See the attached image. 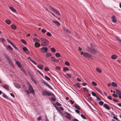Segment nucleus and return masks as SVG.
Returning <instances> with one entry per match:
<instances>
[{
    "label": "nucleus",
    "mask_w": 121,
    "mask_h": 121,
    "mask_svg": "<svg viewBox=\"0 0 121 121\" xmlns=\"http://www.w3.org/2000/svg\"><path fill=\"white\" fill-rule=\"evenodd\" d=\"M14 84L15 86L17 88H19L21 87V85L18 83H15Z\"/></svg>",
    "instance_id": "nucleus-14"
},
{
    "label": "nucleus",
    "mask_w": 121,
    "mask_h": 121,
    "mask_svg": "<svg viewBox=\"0 0 121 121\" xmlns=\"http://www.w3.org/2000/svg\"><path fill=\"white\" fill-rule=\"evenodd\" d=\"M51 99L52 100V101L53 102H54L56 101V99L54 97H52L51 98Z\"/></svg>",
    "instance_id": "nucleus-56"
},
{
    "label": "nucleus",
    "mask_w": 121,
    "mask_h": 121,
    "mask_svg": "<svg viewBox=\"0 0 121 121\" xmlns=\"http://www.w3.org/2000/svg\"><path fill=\"white\" fill-rule=\"evenodd\" d=\"M113 101L115 102H119V101L117 100L116 99L113 98Z\"/></svg>",
    "instance_id": "nucleus-39"
},
{
    "label": "nucleus",
    "mask_w": 121,
    "mask_h": 121,
    "mask_svg": "<svg viewBox=\"0 0 121 121\" xmlns=\"http://www.w3.org/2000/svg\"><path fill=\"white\" fill-rule=\"evenodd\" d=\"M117 57V56L116 55H112L111 56V58L113 59H116Z\"/></svg>",
    "instance_id": "nucleus-20"
},
{
    "label": "nucleus",
    "mask_w": 121,
    "mask_h": 121,
    "mask_svg": "<svg viewBox=\"0 0 121 121\" xmlns=\"http://www.w3.org/2000/svg\"><path fill=\"white\" fill-rule=\"evenodd\" d=\"M104 103V102L102 101H100L99 102V104L100 105H102Z\"/></svg>",
    "instance_id": "nucleus-46"
},
{
    "label": "nucleus",
    "mask_w": 121,
    "mask_h": 121,
    "mask_svg": "<svg viewBox=\"0 0 121 121\" xmlns=\"http://www.w3.org/2000/svg\"><path fill=\"white\" fill-rule=\"evenodd\" d=\"M45 79L49 81L50 80V78L47 76L45 75Z\"/></svg>",
    "instance_id": "nucleus-35"
},
{
    "label": "nucleus",
    "mask_w": 121,
    "mask_h": 121,
    "mask_svg": "<svg viewBox=\"0 0 121 121\" xmlns=\"http://www.w3.org/2000/svg\"><path fill=\"white\" fill-rule=\"evenodd\" d=\"M81 117L83 118V119H86V118L85 117H84V116L82 114L81 115Z\"/></svg>",
    "instance_id": "nucleus-49"
},
{
    "label": "nucleus",
    "mask_w": 121,
    "mask_h": 121,
    "mask_svg": "<svg viewBox=\"0 0 121 121\" xmlns=\"http://www.w3.org/2000/svg\"><path fill=\"white\" fill-rule=\"evenodd\" d=\"M11 28L13 29H15L16 28V26L14 25H12L11 26Z\"/></svg>",
    "instance_id": "nucleus-27"
},
{
    "label": "nucleus",
    "mask_w": 121,
    "mask_h": 121,
    "mask_svg": "<svg viewBox=\"0 0 121 121\" xmlns=\"http://www.w3.org/2000/svg\"><path fill=\"white\" fill-rule=\"evenodd\" d=\"M1 86H2L6 90H9V86L8 85H1Z\"/></svg>",
    "instance_id": "nucleus-12"
},
{
    "label": "nucleus",
    "mask_w": 121,
    "mask_h": 121,
    "mask_svg": "<svg viewBox=\"0 0 121 121\" xmlns=\"http://www.w3.org/2000/svg\"><path fill=\"white\" fill-rule=\"evenodd\" d=\"M7 47L11 50H12L13 49V48L11 47V46L10 45H9Z\"/></svg>",
    "instance_id": "nucleus-62"
},
{
    "label": "nucleus",
    "mask_w": 121,
    "mask_h": 121,
    "mask_svg": "<svg viewBox=\"0 0 121 121\" xmlns=\"http://www.w3.org/2000/svg\"><path fill=\"white\" fill-rule=\"evenodd\" d=\"M69 70V69L68 67H64L63 68V71L64 72Z\"/></svg>",
    "instance_id": "nucleus-26"
},
{
    "label": "nucleus",
    "mask_w": 121,
    "mask_h": 121,
    "mask_svg": "<svg viewBox=\"0 0 121 121\" xmlns=\"http://www.w3.org/2000/svg\"><path fill=\"white\" fill-rule=\"evenodd\" d=\"M56 69L57 70H60V67L58 66H56Z\"/></svg>",
    "instance_id": "nucleus-59"
},
{
    "label": "nucleus",
    "mask_w": 121,
    "mask_h": 121,
    "mask_svg": "<svg viewBox=\"0 0 121 121\" xmlns=\"http://www.w3.org/2000/svg\"><path fill=\"white\" fill-rule=\"evenodd\" d=\"M30 78L32 80L33 82H36V81L35 80L34 78L32 76H30Z\"/></svg>",
    "instance_id": "nucleus-30"
},
{
    "label": "nucleus",
    "mask_w": 121,
    "mask_h": 121,
    "mask_svg": "<svg viewBox=\"0 0 121 121\" xmlns=\"http://www.w3.org/2000/svg\"><path fill=\"white\" fill-rule=\"evenodd\" d=\"M103 106L107 110H109L110 109V108L109 106L107 104H104L103 105Z\"/></svg>",
    "instance_id": "nucleus-11"
},
{
    "label": "nucleus",
    "mask_w": 121,
    "mask_h": 121,
    "mask_svg": "<svg viewBox=\"0 0 121 121\" xmlns=\"http://www.w3.org/2000/svg\"><path fill=\"white\" fill-rule=\"evenodd\" d=\"M46 35L48 36H49V37L51 36L52 35L49 32H48L47 33Z\"/></svg>",
    "instance_id": "nucleus-43"
},
{
    "label": "nucleus",
    "mask_w": 121,
    "mask_h": 121,
    "mask_svg": "<svg viewBox=\"0 0 121 121\" xmlns=\"http://www.w3.org/2000/svg\"><path fill=\"white\" fill-rule=\"evenodd\" d=\"M41 31L42 32L44 33H45L46 31V30L44 29H42L41 30Z\"/></svg>",
    "instance_id": "nucleus-54"
},
{
    "label": "nucleus",
    "mask_w": 121,
    "mask_h": 121,
    "mask_svg": "<svg viewBox=\"0 0 121 121\" xmlns=\"http://www.w3.org/2000/svg\"><path fill=\"white\" fill-rule=\"evenodd\" d=\"M8 24H10L11 23L10 21L9 20H6L5 21Z\"/></svg>",
    "instance_id": "nucleus-34"
},
{
    "label": "nucleus",
    "mask_w": 121,
    "mask_h": 121,
    "mask_svg": "<svg viewBox=\"0 0 121 121\" xmlns=\"http://www.w3.org/2000/svg\"><path fill=\"white\" fill-rule=\"evenodd\" d=\"M83 90L85 92H87L88 91V90L86 88L84 87L83 88Z\"/></svg>",
    "instance_id": "nucleus-36"
},
{
    "label": "nucleus",
    "mask_w": 121,
    "mask_h": 121,
    "mask_svg": "<svg viewBox=\"0 0 121 121\" xmlns=\"http://www.w3.org/2000/svg\"><path fill=\"white\" fill-rule=\"evenodd\" d=\"M95 89L98 91L99 93L101 94L102 93V92L98 88L95 87Z\"/></svg>",
    "instance_id": "nucleus-29"
},
{
    "label": "nucleus",
    "mask_w": 121,
    "mask_h": 121,
    "mask_svg": "<svg viewBox=\"0 0 121 121\" xmlns=\"http://www.w3.org/2000/svg\"><path fill=\"white\" fill-rule=\"evenodd\" d=\"M87 50L89 52L92 54H95L97 52V50L93 48L88 47L86 48Z\"/></svg>",
    "instance_id": "nucleus-1"
},
{
    "label": "nucleus",
    "mask_w": 121,
    "mask_h": 121,
    "mask_svg": "<svg viewBox=\"0 0 121 121\" xmlns=\"http://www.w3.org/2000/svg\"><path fill=\"white\" fill-rule=\"evenodd\" d=\"M41 50L42 51V52L46 53L47 52L48 49L46 47L44 48L43 47L41 48Z\"/></svg>",
    "instance_id": "nucleus-9"
},
{
    "label": "nucleus",
    "mask_w": 121,
    "mask_h": 121,
    "mask_svg": "<svg viewBox=\"0 0 121 121\" xmlns=\"http://www.w3.org/2000/svg\"><path fill=\"white\" fill-rule=\"evenodd\" d=\"M51 51L53 52H55L56 51V50L55 48H51Z\"/></svg>",
    "instance_id": "nucleus-40"
},
{
    "label": "nucleus",
    "mask_w": 121,
    "mask_h": 121,
    "mask_svg": "<svg viewBox=\"0 0 121 121\" xmlns=\"http://www.w3.org/2000/svg\"><path fill=\"white\" fill-rule=\"evenodd\" d=\"M65 65L67 66H68L69 65V62L67 61H66L65 62Z\"/></svg>",
    "instance_id": "nucleus-47"
},
{
    "label": "nucleus",
    "mask_w": 121,
    "mask_h": 121,
    "mask_svg": "<svg viewBox=\"0 0 121 121\" xmlns=\"http://www.w3.org/2000/svg\"><path fill=\"white\" fill-rule=\"evenodd\" d=\"M53 104L54 106L55 107L56 109L59 112H61L60 111V109L62 111H63L64 110V109L62 107H56V104H54V103H53Z\"/></svg>",
    "instance_id": "nucleus-6"
},
{
    "label": "nucleus",
    "mask_w": 121,
    "mask_h": 121,
    "mask_svg": "<svg viewBox=\"0 0 121 121\" xmlns=\"http://www.w3.org/2000/svg\"><path fill=\"white\" fill-rule=\"evenodd\" d=\"M9 8L13 12H16V10L14 8L10 7Z\"/></svg>",
    "instance_id": "nucleus-17"
},
{
    "label": "nucleus",
    "mask_w": 121,
    "mask_h": 121,
    "mask_svg": "<svg viewBox=\"0 0 121 121\" xmlns=\"http://www.w3.org/2000/svg\"><path fill=\"white\" fill-rule=\"evenodd\" d=\"M41 43L42 46H46L48 44V41L43 38L41 39Z\"/></svg>",
    "instance_id": "nucleus-4"
},
{
    "label": "nucleus",
    "mask_w": 121,
    "mask_h": 121,
    "mask_svg": "<svg viewBox=\"0 0 121 121\" xmlns=\"http://www.w3.org/2000/svg\"><path fill=\"white\" fill-rule=\"evenodd\" d=\"M21 41L25 44H26V41L23 39H22L21 40Z\"/></svg>",
    "instance_id": "nucleus-33"
},
{
    "label": "nucleus",
    "mask_w": 121,
    "mask_h": 121,
    "mask_svg": "<svg viewBox=\"0 0 121 121\" xmlns=\"http://www.w3.org/2000/svg\"><path fill=\"white\" fill-rule=\"evenodd\" d=\"M65 77L67 78H70L71 77V76L70 74L68 73H66L65 75H64Z\"/></svg>",
    "instance_id": "nucleus-18"
},
{
    "label": "nucleus",
    "mask_w": 121,
    "mask_h": 121,
    "mask_svg": "<svg viewBox=\"0 0 121 121\" xmlns=\"http://www.w3.org/2000/svg\"><path fill=\"white\" fill-rule=\"evenodd\" d=\"M56 56L57 57H59L60 56V53H56L55 54Z\"/></svg>",
    "instance_id": "nucleus-38"
},
{
    "label": "nucleus",
    "mask_w": 121,
    "mask_h": 121,
    "mask_svg": "<svg viewBox=\"0 0 121 121\" xmlns=\"http://www.w3.org/2000/svg\"><path fill=\"white\" fill-rule=\"evenodd\" d=\"M74 107L75 108L77 109L78 110H80V108L79 107L78 105L75 104L74 105Z\"/></svg>",
    "instance_id": "nucleus-19"
},
{
    "label": "nucleus",
    "mask_w": 121,
    "mask_h": 121,
    "mask_svg": "<svg viewBox=\"0 0 121 121\" xmlns=\"http://www.w3.org/2000/svg\"><path fill=\"white\" fill-rule=\"evenodd\" d=\"M42 94L44 96H51L55 97V96L50 91L48 92L46 91H42Z\"/></svg>",
    "instance_id": "nucleus-3"
},
{
    "label": "nucleus",
    "mask_w": 121,
    "mask_h": 121,
    "mask_svg": "<svg viewBox=\"0 0 121 121\" xmlns=\"http://www.w3.org/2000/svg\"><path fill=\"white\" fill-rule=\"evenodd\" d=\"M2 94H3L2 95V96L4 98L7 99H8V96H7V95L5 94H4L3 93H2Z\"/></svg>",
    "instance_id": "nucleus-32"
},
{
    "label": "nucleus",
    "mask_w": 121,
    "mask_h": 121,
    "mask_svg": "<svg viewBox=\"0 0 121 121\" xmlns=\"http://www.w3.org/2000/svg\"><path fill=\"white\" fill-rule=\"evenodd\" d=\"M74 86L75 87H77L80 88V84L79 83H78L74 85Z\"/></svg>",
    "instance_id": "nucleus-21"
},
{
    "label": "nucleus",
    "mask_w": 121,
    "mask_h": 121,
    "mask_svg": "<svg viewBox=\"0 0 121 121\" xmlns=\"http://www.w3.org/2000/svg\"><path fill=\"white\" fill-rule=\"evenodd\" d=\"M16 64L17 65V66L19 67H20L21 66V64L18 61H17L16 62Z\"/></svg>",
    "instance_id": "nucleus-25"
},
{
    "label": "nucleus",
    "mask_w": 121,
    "mask_h": 121,
    "mask_svg": "<svg viewBox=\"0 0 121 121\" xmlns=\"http://www.w3.org/2000/svg\"><path fill=\"white\" fill-rule=\"evenodd\" d=\"M10 44L12 45L13 46V47L15 48L16 49H17V48L16 47V46L15 45H14L12 42H11V43H10Z\"/></svg>",
    "instance_id": "nucleus-51"
},
{
    "label": "nucleus",
    "mask_w": 121,
    "mask_h": 121,
    "mask_svg": "<svg viewBox=\"0 0 121 121\" xmlns=\"http://www.w3.org/2000/svg\"><path fill=\"white\" fill-rule=\"evenodd\" d=\"M83 56L86 57L88 58H91L92 56L91 55L87 53H84Z\"/></svg>",
    "instance_id": "nucleus-7"
},
{
    "label": "nucleus",
    "mask_w": 121,
    "mask_h": 121,
    "mask_svg": "<svg viewBox=\"0 0 121 121\" xmlns=\"http://www.w3.org/2000/svg\"><path fill=\"white\" fill-rule=\"evenodd\" d=\"M92 85L95 86H96L97 85V84L94 81H92Z\"/></svg>",
    "instance_id": "nucleus-41"
},
{
    "label": "nucleus",
    "mask_w": 121,
    "mask_h": 121,
    "mask_svg": "<svg viewBox=\"0 0 121 121\" xmlns=\"http://www.w3.org/2000/svg\"><path fill=\"white\" fill-rule=\"evenodd\" d=\"M52 22L56 24L57 26H60V24L57 21H53Z\"/></svg>",
    "instance_id": "nucleus-16"
},
{
    "label": "nucleus",
    "mask_w": 121,
    "mask_h": 121,
    "mask_svg": "<svg viewBox=\"0 0 121 121\" xmlns=\"http://www.w3.org/2000/svg\"><path fill=\"white\" fill-rule=\"evenodd\" d=\"M22 71L23 72V73L26 74H27V73L26 70L24 69H22Z\"/></svg>",
    "instance_id": "nucleus-53"
},
{
    "label": "nucleus",
    "mask_w": 121,
    "mask_h": 121,
    "mask_svg": "<svg viewBox=\"0 0 121 121\" xmlns=\"http://www.w3.org/2000/svg\"><path fill=\"white\" fill-rule=\"evenodd\" d=\"M50 9L52 10L53 12L55 13L58 16H60V14L59 12L56 10L52 8L51 6L50 7Z\"/></svg>",
    "instance_id": "nucleus-5"
},
{
    "label": "nucleus",
    "mask_w": 121,
    "mask_h": 121,
    "mask_svg": "<svg viewBox=\"0 0 121 121\" xmlns=\"http://www.w3.org/2000/svg\"><path fill=\"white\" fill-rule=\"evenodd\" d=\"M116 93L119 95H121V92L118 90L116 89Z\"/></svg>",
    "instance_id": "nucleus-22"
},
{
    "label": "nucleus",
    "mask_w": 121,
    "mask_h": 121,
    "mask_svg": "<svg viewBox=\"0 0 121 121\" xmlns=\"http://www.w3.org/2000/svg\"><path fill=\"white\" fill-rule=\"evenodd\" d=\"M113 87H117V85L116 83L114 82H112L111 83Z\"/></svg>",
    "instance_id": "nucleus-23"
},
{
    "label": "nucleus",
    "mask_w": 121,
    "mask_h": 121,
    "mask_svg": "<svg viewBox=\"0 0 121 121\" xmlns=\"http://www.w3.org/2000/svg\"><path fill=\"white\" fill-rule=\"evenodd\" d=\"M28 84L29 87H28V89L29 92L28 90H26V92L28 94H29L30 93H34V91L32 86L29 83H28Z\"/></svg>",
    "instance_id": "nucleus-2"
},
{
    "label": "nucleus",
    "mask_w": 121,
    "mask_h": 121,
    "mask_svg": "<svg viewBox=\"0 0 121 121\" xmlns=\"http://www.w3.org/2000/svg\"><path fill=\"white\" fill-rule=\"evenodd\" d=\"M28 60H30L31 62L33 60L30 57H28Z\"/></svg>",
    "instance_id": "nucleus-60"
},
{
    "label": "nucleus",
    "mask_w": 121,
    "mask_h": 121,
    "mask_svg": "<svg viewBox=\"0 0 121 121\" xmlns=\"http://www.w3.org/2000/svg\"><path fill=\"white\" fill-rule=\"evenodd\" d=\"M4 56L7 60L10 59L9 56L7 54H4Z\"/></svg>",
    "instance_id": "nucleus-24"
},
{
    "label": "nucleus",
    "mask_w": 121,
    "mask_h": 121,
    "mask_svg": "<svg viewBox=\"0 0 121 121\" xmlns=\"http://www.w3.org/2000/svg\"><path fill=\"white\" fill-rule=\"evenodd\" d=\"M111 18L112 21L114 23L116 22L117 21L116 18L114 16H113L111 17Z\"/></svg>",
    "instance_id": "nucleus-13"
},
{
    "label": "nucleus",
    "mask_w": 121,
    "mask_h": 121,
    "mask_svg": "<svg viewBox=\"0 0 121 121\" xmlns=\"http://www.w3.org/2000/svg\"><path fill=\"white\" fill-rule=\"evenodd\" d=\"M22 88L24 89V90H26V88L24 84L23 85Z\"/></svg>",
    "instance_id": "nucleus-45"
},
{
    "label": "nucleus",
    "mask_w": 121,
    "mask_h": 121,
    "mask_svg": "<svg viewBox=\"0 0 121 121\" xmlns=\"http://www.w3.org/2000/svg\"><path fill=\"white\" fill-rule=\"evenodd\" d=\"M33 40L34 41H36V42H40V40L36 38H35L33 39Z\"/></svg>",
    "instance_id": "nucleus-31"
},
{
    "label": "nucleus",
    "mask_w": 121,
    "mask_h": 121,
    "mask_svg": "<svg viewBox=\"0 0 121 121\" xmlns=\"http://www.w3.org/2000/svg\"><path fill=\"white\" fill-rule=\"evenodd\" d=\"M36 48L40 46V44L38 42H36L34 44Z\"/></svg>",
    "instance_id": "nucleus-15"
},
{
    "label": "nucleus",
    "mask_w": 121,
    "mask_h": 121,
    "mask_svg": "<svg viewBox=\"0 0 121 121\" xmlns=\"http://www.w3.org/2000/svg\"><path fill=\"white\" fill-rule=\"evenodd\" d=\"M91 94L92 95L94 96H96V94L94 92H91Z\"/></svg>",
    "instance_id": "nucleus-57"
},
{
    "label": "nucleus",
    "mask_w": 121,
    "mask_h": 121,
    "mask_svg": "<svg viewBox=\"0 0 121 121\" xmlns=\"http://www.w3.org/2000/svg\"><path fill=\"white\" fill-rule=\"evenodd\" d=\"M65 114H67L65 115L66 117L68 119H71V117L70 116V114L67 112H66Z\"/></svg>",
    "instance_id": "nucleus-10"
},
{
    "label": "nucleus",
    "mask_w": 121,
    "mask_h": 121,
    "mask_svg": "<svg viewBox=\"0 0 121 121\" xmlns=\"http://www.w3.org/2000/svg\"><path fill=\"white\" fill-rule=\"evenodd\" d=\"M112 96L113 97L116 98H117L118 97V96L116 94H112Z\"/></svg>",
    "instance_id": "nucleus-52"
},
{
    "label": "nucleus",
    "mask_w": 121,
    "mask_h": 121,
    "mask_svg": "<svg viewBox=\"0 0 121 121\" xmlns=\"http://www.w3.org/2000/svg\"><path fill=\"white\" fill-rule=\"evenodd\" d=\"M55 104H56L58 106H61V104L59 103L58 102H56Z\"/></svg>",
    "instance_id": "nucleus-50"
},
{
    "label": "nucleus",
    "mask_w": 121,
    "mask_h": 121,
    "mask_svg": "<svg viewBox=\"0 0 121 121\" xmlns=\"http://www.w3.org/2000/svg\"><path fill=\"white\" fill-rule=\"evenodd\" d=\"M0 40L2 42H4L5 40V39H4L2 38H0Z\"/></svg>",
    "instance_id": "nucleus-55"
},
{
    "label": "nucleus",
    "mask_w": 121,
    "mask_h": 121,
    "mask_svg": "<svg viewBox=\"0 0 121 121\" xmlns=\"http://www.w3.org/2000/svg\"><path fill=\"white\" fill-rule=\"evenodd\" d=\"M46 57H48L49 56H51V54L49 53H48L46 54Z\"/></svg>",
    "instance_id": "nucleus-37"
},
{
    "label": "nucleus",
    "mask_w": 121,
    "mask_h": 121,
    "mask_svg": "<svg viewBox=\"0 0 121 121\" xmlns=\"http://www.w3.org/2000/svg\"><path fill=\"white\" fill-rule=\"evenodd\" d=\"M37 72H38V73H39L44 78L43 74L40 71L37 70Z\"/></svg>",
    "instance_id": "nucleus-48"
},
{
    "label": "nucleus",
    "mask_w": 121,
    "mask_h": 121,
    "mask_svg": "<svg viewBox=\"0 0 121 121\" xmlns=\"http://www.w3.org/2000/svg\"><path fill=\"white\" fill-rule=\"evenodd\" d=\"M41 117H39L38 118H37V121H40L41 120Z\"/></svg>",
    "instance_id": "nucleus-61"
},
{
    "label": "nucleus",
    "mask_w": 121,
    "mask_h": 121,
    "mask_svg": "<svg viewBox=\"0 0 121 121\" xmlns=\"http://www.w3.org/2000/svg\"><path fill=\"white\" fill-rule=\"evenodd\" d=\"M117 40L119 41L120 43H121V40L118 38H117L116 39Z\"/></svg>",
    "instance_id": "nucleus-64"
},
{
    "label": "nucleus",
    "mask_w": 121,
    "mask_h": 121,
    "mask_svg": "<svg viewBox=\"0 0 121 121\" xmlns=\"http://www.w3.org/2000/svg\"><path fill=\"white\" fill-rule=\"evenodd\" d=\"M113 118L114 119H116V120L117 121H119L118 119L117 118V116H113Z\"/></svg>",
    "instance_id": "nucleus-58"
},
{
    "label": "nucleus",
    "mask_w": 121,
    "mask_h": 121,
    "mask_svg": "<svg viewBox=\"0 0 121 121\" xmlns=\"http://www.w3.org/2000/svg\"><path fill=\"white\" fill-rule=\"evenodd\" d=\"M96 69L97 71L99 73H100L101 72V70L99 68H96Z\"/></svg>",
    "instance_id": "nucleus-42"
},
{
    "label": "nucleus",
    "mask_w": 121,
    "mask_h": 121,
    "mask_svg": "<svg viewBox=\"0 0 121 121\" xmlns=\"http://www.w3.org/2000/svg\"><path fill=\"white\" fill-rule=\"evenodd\" d=\"M51 60L52 61L54 62H57L59 61V60L58 59H56L55 57H51Z\"/></svg>",
    "instance_id": "nucleus-8"
},
{
    "label": "nucleus",
    "mask_w": 121,
    "mask_h": 121,
    "mask_svg": "<svg viewBox=\"0 0 121 121\" xmlns=\"http://www.w3.org/2000/svg\"><path fill=\"white\" fill-rule=\"evenodd\" d=\"M37 67L39 69H40L41 70H42L43 67V66L42 65H38L37 66Z\"/></svg>",
    "instance_id": "nucleus-28"
},
{
    "label": "nucleus",
    "mask_w": 121,
    "mask_h": 121,
    "mask_svg": "<svg viewBox=\"0 0 121 121\" xmlns=\"http://www.w3.org/2000/svg\"><path fill=\"white\" fill-rule=\"evenodd\" d=\"M22 49L25 52L27 50V48L25 47L23 48Z\"/></svg>",
    "instance_id": "nucleus-44"
},
{
    "label": "nucleus",
    "mask_w": 121,
    "mask_h": 121,
    "mask_svg": "<svg viewBox=\"0 0 121 121\" xmlns=\"http://www.w3.org/2000/svg\"><path fill=\"white\" fill-rule=\"evenodd\" d=\"M65 31H66V32H67V33H69V34L71 33V32H70V31L67 29H66V30Z\"/></svg>",
    "instance_id": "nucleus-63"
}]
</instances>
